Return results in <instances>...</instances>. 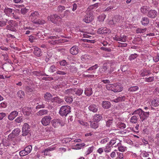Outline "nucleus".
Instances as JSON below:
<instances>
[{
	"instance_id": "obj_43",
	"label": "nucleus",
	"mask_w": 159,
	"mask_h": 159,
	"mask_svg": "<svg viewBox=\"0 0 159 159\" xmlns=\"http://www.w3.org/2000/svg\"><path fill=\"white\" fill-rule=\"evenodd\" d=\"M111 147L110 146L108 143L105 146V148H104V151L105 152H109L111 151Z\"/></svg>"
},
{
	"instance_id": "obj_41",
	"label": "nucleus",
	"mask_w": 159,
	"mask_h": 159,
	"mask_svg": "<svg viewBox=\"0 0 159 159\" xmlns=\"http://www.w3.org/2000/svg\"><path fill=\"white\" fill-rule=\"evenodd\" d=\"M106 87L108 90L114 91L113 84H107L106 85Z\"/></svg>"
},
{
	"instance_id": "obj_40",
	"label": "nucleus",
	"mask_w": 159,
	"mask_h": 159,
	"mask_svg": "<svg viewBox=\"0 0 159 159\" xmlns=\"http://www.w3.org/2000/svg\"><path fill=\"white\" fill-rule=\"evenodd\" d=\"M139 88L137 86H133L129 87L128 89V91L131 92H134L138 90Z\"/></svg>"
},
{
	"instance_id": "obj_16",
	"label": "nucleus",
	"mask_w": 159,
	"mask_h": 159,
	"mask_svg": "<svg viewBox=\"0 0 159 159\" xmlns=\"http://www.w3.org/2000/svg\"><path fill=\"white\" fill-rule=\"evenodd\" d=\"M55 148L52 146L49 147L48 148L43 150L41 152L44 153V155L45 156L48 155L49 154V152L50 151L54 150Z\"/></svg>"
},
{
	"instance_id": "obj_62",
	"label": "nucleus",
	"mask_w": 159,
	"mask_h": 159,
	"mask_svg": "<svg viewBox=\"0 0 159 159\" xmlns=\"http://www.w3.org/2000/svg\"><path fill=\"white\" fill-rule=\"evenodd\" d=\"M106 17L105 15L103 14L99 16L98 20L99 21H103L104 20Z\"/></svg>"
},
{
	"instance_id": "obj_21",
	"label": "nucleus",
	"mask_w": 159,
	"mask_h": 159,
	"mask_svg": "<svg viewBox=\"0 0 159 159\" xmlns=\"http://www.w3.org/2000/svg\"><path fill=\"white\" fill-rule=\"evenodd\" d=\"M118 147V150L121 152H124L126 150L127 148L126 147L124 146L121 145L120 143H118L117 145H116L115 147Z\"/></svg>"
},
{
	"instance_id": "obj_63",
	"label": "nucleus",
	"mask_w": 159,
	"mask_h": 159,
	"mask_svg": "<svg viewBox=\"0 0 159 159\" xmlns=\"http://www.w3.org/2000/svg\"><path fill=\"white\" fill-rule=\"evenodd\" d=\"M138 56V55L137 54L135 53L134 54H131L129 57V59L130 61H132L134 60Z\"/></svg>"
},
{
	"instance_id": "obj_25",
	"label": "nucleus",
	"mask_w": 159,
	"mask_h": 159,
	"mask_svg": "<svg viewBox=\"0 0 159 159\" xmlns=\"http://www.w3.org/2000/svg\"><path fill=\"white\" fill-rule=\"evenodd\" d=\"M149 153H151L147 152L146 151H143L141 153V155L142 156V159H146L147 158L151 157L152 155H150Z\"/></svg>"
},
{
	"instance_id": "obj_47",
	"label": "nucleus",
	"mask_w": 159,
	"mask_h": 159,
	"mask_svg": "<svg viewBox=\"0 0 159 159\" xmlns=\"http://www.w3.org/2000/svg\"><path fill=\"white\" fill-rule=\"evenodd\" d=\"M65 100L66 102L68 103H71L73 101V98L72 97L66 96Z\"/></svg>"
},
{
	"instance_id": "obj_35",
	"label": "nucleus",
	"mask_w": 159,
	"mask_h": 159,
	"mask_svg": "<svg viewBox=\"0 0 159 159\" xmlns=\"http://www.w3.org/2000/svg\"><path fill=\"white\" fill-rule=\"evenodd\" d=\"M90 125L92 128L96 129L98 127V122L93 120L91 122Z\"/></svg>"
},
{
	"instance_id": "obj_10",
	"label": "nucleus",
	"mask_w": 159,
	"mask_h": 159,
	"mask_svg": "<svg viewBox=\"0 0 159 159\" xmlns=\"http://www.w3.org/2000/svg\"><path fill=\"white\" fill-rule=\"evenodd\" d=\"M111 32V30L106 27H103L99 28L97 32L99 34H109Z\"/></svg>"
},
{
	"instance_id": "obj_4",
	"label": "nucleus",
	"mask_w": 159,
	"mask_h": 159,
	"mask_svg": "<svg viewBox=\"0 0 159 159\" xmlns=\"http://www.w3.org/2000/svg\"><path fill=\"white\" fill-rule=\"evenodd\" d=\"M61 18L58 15L54 14L48 17V20H50L53 23L57 24L58 20Z\"/></svg>"
},
{
	"instance_id": "obj_3",
	"label": "nucleus",
	"mask_w": 159,
	"mask_h": 159,
	"mask_svg": "<svg viewBox=\"0 0 159 159\" xmlns=\"http://www.w3.org/2000/svg\"><path fill=\"white\" fill-rule=\"evenodd\" d=\"M57 37L55 36L48 37L47 40L48 43L50 45H54L60 43L61 41L59 40H57Z\"/></svg>"
},
{
	"instance_id": "obj_39",
	"label": "nucleus",
	"mask_w": 159,
	"mask_h": 159,
	"mask_svg": "<svg viewBox=\"0 0 159 159\" xmlns=\"http://www.w3.org/2000/svg\"><path fill=\"white\" fill-rule=\"evenodd\" d=\"M113 19H115V21H114V23L115 25L116 26H119L118 23L120 22V17L119 16H115Z\"/></svg>"
},
{
	"instance_id": "obj_1",
	"label": "nucleus",
	"mask_w": 159,
	"mask_h": 159,
	"mask_svg": "<svg viewBox=\"0 0 159 159\" xmlns=\"http://www.w3.org/2000/svg\"><path fill=\"white\" fill-rule=\"evenodd\" d=\"M70 107L68 106H63L60 109L59 113L62 116H66L70 112Z\"/></svg>"
},
{
	"instance_id": "obj_60",
	"label": "nucleus",
	"mask_w": 159,
	"mask_h": 159,
	"mask_svg": "<svg viewBox=\"0 0 159 159\" xmlns=\"http://www.w3.org/2000/svg\"><path fill=\"white\" fill-rule=\"evenodd\" d=\"M154 77L152 76L148 78H146L145 79V82H151L154 81Z\"/></svg>"
},
{
	"instance_id": "obj_15",
	"label": "nucleus",
	"mask_w": 159,
	"mask_h": 159,
	"mask_svg": "<svg viewBox=\"0 0 159 159\" xmlns=\"http://www.w3.org/2000/svg\"><path fill=\"white\" fill-rule=\"evenodd\" d=\"M113 39L115 40L125 42L126 40L125 36L123 35L120 37L117 35H116L113 37Z\"/></svg>"
},
{
	"instance_id": "obj_13",
	"label": "nucleus",
	"mask_w": 159,
	"mask_h": 159,
	"mask_svg": "<svg viewBox=\"0 0 159 159\" xmlns=\"http://www.w3.org/2000/svg\"><path fill=\"white\" fill-rule=\"evenodd\" d=\"M157 12L155 10H150L148 13L147 16L150 18H155L157 15Z\"/></svg>"
},
{
	"instance_id": "obj_17",
	"label": "nucleus",
	"mask_w": 159,
	"mask_h": 159,
	"mask_svg": "<svg viewBox=\"0 0 159 159\" xmlns=\"http://www.w3.org/2000/svg\"><path fill=\"white\" fill-rule=\"evenodd\" d=\"M113 88L114 92H119L122 90V88L117 83L113 84Z\"/></svg>"
},
{
	"instance_id": "obj_59",
	"label": "nucleus",
	"mask_w": 159,
	"mask_h": 159,
	"mask_svg": "<svg viewBox=\"0 0 159 159\" xmlns=\"http://www.w3.org/2000/svg\"><path fill=\"white\" fill-rule=\"evenodd\" d=\"M52 126L55 128L57 127L60 124V122L58 121H52Z\"/></svg>"
},
{
	"instance_id": "obj_37",
	"label": "nucleus",
	"mask_w": 159,
	"mask_h": 159,
	"mask_svg": "<svg viewBox=\"0 0 159 159\" xmlns=\"http://www.w3.org/2000/svg\"><path fill=\"white\" fill-rule=\"evenodd\" d=\"M150 73V72L148 70L146 69H144L142 71L141 74V75L143 77L146 76H148L149 75Z\"/></svg>"
},
{
	"instance_id": "obj_33",
	"label": "nucleus",
	"mask_w": 159,
	"mask_h": 159,
	"mask_svg": "<svg viewBox=\"0 0 159 159\" xmlns=\"http://www.w3.org/2000/svg\"><path fill=\"white\" fill-rule=\"evenodd\" d=\"M75 89H70L65 91L64 93L67 94H75Z\"/></svg>"
},
{
	"instance_id": "obj_53",
	"label": "nucleus",
	"mask_w": 159,
	"mask_h": 159,
	"mask_svg": "<svg viewBox=\"0 0 159 159\" xmlns=\"http://www.w3.org/2000/svg\"><path fill=\"white\" fill-rule=\"evenodd\" d=\"M75 89V94L79 96L81 95L83 92V90L81 89Z\"/></svg>"
},
{
	"instance_id": "obj_55",
	"label": "nucleus",
	"mask_w": 159,
	"mask_h": 159,
	"mask_svg": "<svg viewBox=\"0 0 159 159\" xmlns=\"http://www.w3.org/2000/svg\"><path fill=\"white\" fill-rule=\"evenodd\" d=\"M45 23V21L44 20L42 19H39L38 20H36L34 23L36 24L43 25Z\"/></svg>"
},
{
	"instance_id": "obj_64",
	"label": "nucleus",
	"mask_w": 159,
	"mask_h": 159,
	"mask_svg": "<svg viewBox=\"0 0 159 159\" xmlns=\"http://www.w3.org/2000/svg\"><path fill=\"white\" fill-rule=\"evenodd\" d=\"M65 7L64 6L59 5L57 7V10L58 11L61 12L65 9Z\"/></svg>"
},
{
	"instance_id": "obj_34",
	"label": "nucleus",
	"mask_w": 159,
	"mask_h": 159,
	"mask_svg": "<svg viewBox=\"0 0 159 159\" xmlns=\"http://www.w3.org/2000/svg\"><path fill=\"white\" fill-rule=\"evenodd\" d=\"M44 97L45 99L48 102L52 98V96L51 94L48 93H45Z\"/></svg>"
},
{
	"instance_id": "obj_14",
	"label": "nucleus",
	"mask_w": 159,
	"mask_h": 159,
	"mask_svg": "<svg viewBox=\"0 0 159 159\" xmlns=\"http://www.w3.org/2000/svg\"><path fill=\"white\" fill-rule=\"evenodd\" d=\"M91 58V57L89 55H84L81 56V59L83 62L89 63L90 61Z\"/></svg>"
},
{
	"instance_id": "obj_52",
	"label": "nucleus",
	"mask_w": 159,
	"mask_h": 159,
	"mask_svg": "<svg viewBox=\"0 0 159 159\" xmlns=\"http://www.w3.org/2000/svg\"><path fill=\"white\" fill-rule=\"evenodd\" d=\"M3 145L5 147L9 146L11 143L8 139L3 140L2 141Z\"/></svg>"
},
{
	"instance_id": "obj_8",
	"label": "nucleus",
	"mask_w": 159,
	"mask_h": 159,
	"mask_svg": "<svg viewBox=\"0 0 159 159\" xmlns=\"http://www.w3.org/2000/svg\"><path fill=\"white\" fill-rule=\"evenodd\" d=\"M39 16V14L38 11H34L31 13L30 16V18L31 21L34 23Z\"/></svg>"
},
{
	"instance_id": "obj_27",
	"label": "nucleus",
	"mask_w": 159,
	"mask_h": 159,
	"mask_svg": "<svg viewBox=\"0 0 159 159\" xmlns=\"http://www.w3.org/2000/svg\"><path fill=\"white\" fill-rule=\"evenodd\" d=\"M48 113V111L47 110L42 109L40 110L37 113V115L38 116H41L45 115H46Z\"/></svg>"
},
{
	"instance_id": "obj_49",
	"label": "nucleus",
	"mask_w": 159,
	"mask_h": 159,
	"mask_svg": "<svg viewBox=\"0 0 159 159\" xmlns=\"http://www.w3.org/2000/svg\"><path fill=\"white\" fill-rule=\"evenodd\" d=\"M28 154L30 153L32 150V147L31 145H29L26 147L24 149Z\"/></svg>"
},
{
	"instance_id": "obj_46",
	"label": "nucleus",
	"mask_w": 159,
	"mask_h": 159,
	"mask_svg": "<svg viewBox=\"0 0 159 159\" xmlns=\"http://www.w3.org/2000/svg\"><path fill=\"white\" fill-rule=\"evenodd\" d=\"M94 148V147L93 146L89 147L85 153L86 155L87 156L92 152H93Z\"/></svg>"
},
{
	"instance_id": "obj_48",
	"label": "nucleus",
	"mask_w": 159,
	"mask_h": 159,
	"mask_svg": "<svg viewBox=\"0 0 159 159\" xmlns=\"http://www.w3.org/2000/svg\"><path fill=\"white\" fill-rule=\"evenodd\" d=\"M148 10L149 8L147 6H143L141 8V11L143 14L146 13Z\"/></svg>"
},
{
	"instance_id": "obj_23",
	"label": "nucleus",
	"mask_w": 159,
	"mask_h": 159,
	"mask_svg": "<svg viewBox=\"0 0 159 159\" xmlns=\"http://www.w3.org/2000/svg\"><path fill=\"white\" fill-rule=\"evenodd\" d=\"M125 99V97L124 96L119 97L115 99L111 100V102H118L121 101H124Z\"/></svg>"
},
{
	"instance_id": "obj_54",
	"label": "nucleus",
	"mask_w": 159,
	"mask_h": 159,
	"mask_svg": "<svg viewBox=\"0 0 159 159\" xmlns=\"http://www.w3.org/2000/svg\"><path fill=\"white\" fill-rule=\"evenodd\" d=\"M56 70V67L55 65H52L49 68L48 71L51 73H53Z\"/></svg>"
},
{
	"instance_id": "obj_61",
	"label": "nucleus",
	"mask_w": 159,
	"mask_h": 159,
	"mask_svg": "<svg viewBox=\"0 0 159 159\" xmlns=\"http://www.w3.org/2000/svg\"><path fill=\"white\" fill-rule=\"evenodd\" d=\"M109 139L108 137H107L102 139L100 142V143L102 144H105L109 141Z\"/></svg>"
},
{
	"instance_id": "obj_38",
	"label": "nucleus",
	"mask_w": 159,
	"mask_h": 159,
	"mask_svg": "<svg viewBox=\"0 0 159 159\" xmlns=\"http://www.w3.org/2000/svg\"><path fill=\"white\" fill-rule=\"evenodd\" d=\"M138 120V116H133L130 119V122L133 123H137Z\"/></svg>"
},
{
	"instance_id": "obj_51",
	"label": "nucleus",
	"mask_w": 159,
	"mask_h": 159,
	"mask_svg": "<svg viewBox=\"0 0 159 159\" xmlns=\"http://www.w3.org/2000/svg\"><path fill=\"white\" fill-rule=\"evenodd\" d=\"M98 3H96L93 5L90 6L87 9V12L89 11H92V10L94 9V7H98Z\"/></svg>"
},
{
	"instance_id": "obj_45",
	"label": "nucleus",
	"mask_w": 159,
	"mask_h": 159,
	"mask_svg": "<svg viewBox=\"0 0 159 159\" xmlns=\"http://www.w3.org/2000/svg\"><path fill=\"white\" fill-rule=\"evenodd\" d=\"M52 102H56L59 103H60L62 102V100L58 97L54 98L52 99Z\"/></svg>"
},
{
	"instance_id": "obj_57",
	"label": "nucleus",
	"mask_w": 159,
	"mask_h": 159,
	"mask_svg": "<svg viewBox=\"0 0 159 159\" xmlns=\"http://www.w3.org/2000/svg\"><path fill=\"white\" fill-rule=\"evenodd\" d=\"M17 95L20 98H22L24 96L25 93L23 91L21 90H20L17 92Z\"/></svg>"
},
{
	"instance_id": "obj_20",
	"label": "nucleus",
	"mask_w": 159,
	"mask_h": 159,
	"mask_svg": "<svg viewBox=\"0 0 159 159\" xmlns=\"http://www.w3.org/2000/svg\"><path fill=\"white\" fill-rule=\"evenodd\" d=\"M34 54L37 57L40 56L41 54V49L39 48L35 47L34 48Z\"/></svg>"
},
{
	"instance_id": "obj_19",
	"label": "nucleus",
	"mask_w": 159,
	"mask_h": 159,
	"mask_svg": "<svg viewBox=\"0 0 159 159\" xmlns=\"http://www.w3.org/2000/svg\"><path fill=\"white\" fill-rule=\"evenodd\" d=\"M98 66L97 64L95 65L92 66L91 67L89 68L87 70V72L89 71V72L91 74H93L95 73L96 70L97 69L98 67Z\"/></svg>"
},
{
	"instance_id": "obj_24",
	"label": "nucleus",
	"mask_w": 159,
	"mask_h": 159,
	"mask_svg": "<svg viewBox=\"0 0 159 159\" xmlns=\"http://www.w3.org/2000/svg\"><path fill=\"white\" fill-rule=\"evenodd\" d=\"M22 111L25 115L29 116L30 114L31 109L29 107H25L22 108Z\"/></svg>"
},
{
	"instance_id": "obj_36",
	"label": "nucleus",
	"mask_w": 159,
	"mask_h": 159,
	"mask_svg": "<svg viewBox=\"0 0 159 159\" xmlns=\"http://www.w3.org/2000/svg\"><path fill=\"white\" fill-rule=\"evenodd\" d=\"M143 110L141 108H139L136 110H135L134 111L133 113H132V115H138L140 116L141 114L143 112Z\"/></svg>"
},
{
	"instance_id": "obj_56",
	"label": "nucleus",
	"mask_w": 159,
	"mask_h": 159,
	"mask_svg": "<svg viewBox=\"0 0 159 159\" xmlns=\"http://www.w3.org/2000/svg\"><path fill=\"white\" fill-rule=\"evenodd\" d=\"M8 21V20L7 19H6L5 20L0 21V27H3L6 25Z\"/></svg>"
},
{
	"instance_id": "obj_7",
	"label": "nucleus",
	"mask_w": 159,
	"mask_h": 159,
	"mask_svg": "<svg viewBox=\"0 0 159 159\" xmlns=\"http://www.w3.org/2000/svg\"><path fill=\"white\" fill-rule=\"evenodd\" d=\"M20 132V130L19 129H15L12 131L11 133L8 135V137L11 139L14 138L18 136Z\"/></svg>"
},
{
	"instance_id": "obj_12",
	"label": "nucleus",
	"mask_w": 159,
	"mask_h": 159,
	"mask_svg": "<svg viewBox=\"0 0 159 159\" xmlns=\"http://www.w3.org/2000/svg\"><path fill=\"white\" fill-rule=\"evenodd\" d=\"M139 116L140 120L141 121H143L144 120H146L149 116V112H145L143 111H142Z\"/></svg>"
},
{
	"instance_id": "obj_22",
	"label": "nucleus",
	"mask_w": 159,
	"mask_h": 159,
	"mask_svg": "<svg viewBox=\"0 0 159 159\" xmlns=\"http://www.w3.org/2000/svg\"><path fill=\"white\" fill-rule=\"evenodd\" d=\"M89 110L95 113L98 110V106L95 104H92L90 105L88 107Z\"/></svg>"
},
{
	"instance_id": "obj_29",
	"label": "nucleus",
	"mask_w": 159,
	"mask_h": 159,
	"mask_svg": "<svg viewBox=\"0 0 159 159\" xmlns=\"http://www.w3.org/2000/svg\"><path fill=\"white\" fill-rule=\"evenodd\" d=\"M102 107L105 109H108L111 107V103L108 101H103L102 102Z\"/></svg>"
},
{
	"instance_id": "obj_11",
	"label": "nucleus",
	"mask_w": 159,
	"mask_h": 159,
	"mask_svg": "<svg viewBox=\"0 0 159 159\" xmlns=\"http://www.w3.org/2000/svg\"><path fill=\"white\" fill-rule=\"evenodd\" d=\"M80 51L79 47L76 45L73 46L70 50V53L73 55L77 54Z\"/></svg>"
},
{
	"instance_id": "obj_26",
	"label": "nucleus",
	"mask_w": 159,
	"mask_h": 159,
	"mask_svg": "<svg viewBox=\"0 0 159 159\" xmlns=\"http://www.w3.org/2000/svg\"><path fill=\"white\" fill-rule=\"evenodd\" d=\"M149 20L148 18L147 17H143L141 20V23L143 25H146L149 23Z\"/></svg>"
},
{
	"instance_id": "obj_9",
	"label": "nucleus",
	"mask_w": 159,
	"mask_h": 159,
	"mask_svg": "<svg viewBox=\"0 0 159 159\" xmlns=\"http://www.w3.org/2000/svg\"><path fill=\"white\" fill-rule=\"evenodd\" d=\"M4 11L5 14L8 16H14V11L12 9L6 7L4 10Z\"/></svg>"
},
{
	"instance_id": "obj_50",
	"label": "nucleus",
	"mask_w": 159,
	"mask_h": 159,
	"mask_svg": "<svg viewBox=\"0 0 159 159\" xmlns=\"http://www.w3.org/2000/svg\"><path fill=\"white\" fill-rule=\"evenodd\" d=\"M24 120L23 118L21 116L17 117L15 120V121L16 124H18L22 122Z\"/></svg>"
},
{
	"instance_id": "obj_18",
	"label": "nucleus",
	"mask_w": 159,
	"mask_h": 159,
	"mask_svg": "<svg viewBox=\"0 0 159 159\" xmlns=\"http://www.w3.org/2000/svg\"><path fill=\"white\" fill-rule=\"evenodd\" d=\"M18 115V112L16 111L11 112L8 116V119L10 120H13Z\"/></svg>"
},
{
	"instance_id": "obj_32",
	"label": "nucleus",
	"mask_w": 159,
	"mask_h": 159,
	"mask_svg": "<svg viewBox=\"0 0 159 159\" xmlns=\"http://www.w3.org/2000/svg\"><path fill=\"white\" fill-rule=\"evenodd\" d=\"M152 105L154 107L159 106V98H156L153 100L151 102Z\"/></svg>"
},
{
	"instance_id": "obj_42",
	"label": "nucleus",
	"mask_w": 159,
	"mask_h": 159,
	"mask_svg": "<svg viewBox=\"0 0 159 159\" xmlns=\"http://www.w3.org/2000/svg\"><path fill=\"white\" fill-rule=\"evenodd\" d=\"M117 126L118 128H120L121 129H123L126 127L125 124L121 122H119L117 125Z\"/></svg>"
},
{
	"instance_id": "obj_31",
	"label": "nucleus",
	"mask_w": 159,
	"mask_h": 159,
	"mask_svg": "<svg viewBox=\"0 0 159 159\" xmlns=\"http://www.w3.org/2000/svg\"><path fill=\"white\" fill-rule=\"evenodd\" d=\"M85 144L84 143L77 144L73 146V149H80L85 146Z\"/></svg>"
},
{
	"instance_id": "obj_28",
	"label": "nucleus",
	"mask_w": 159,
	"mask_h": 159,
	"mask_svg": "<svg viewBox=\"0 0 159 159\" xmlns=\"http://www.w3.org/2000/svg\"><path fill=\"white\" fill-rule=\"evenodd\" d=\"M92 89L91 88L85 89L84 91L85 94L88 96H89L93 94Z\"/></svg>"
},
{
	"instance_id": "obj_5",
	"label": "nucleus",
	"mask_w": 159,
	"mask_h": 159,
	"mask_svg": "<svg viewBox=\"0 0 159 159\" xmlns=\"http://www.w3.org/2000/svg\"><path fill=\"white\" fill-rule=\"evenodd\" d=\"M51 117L49 116H44L41 120V123L44 126L48 125L51 122Z\"/></svg>"
},
{
	"instance_id": "obj_2",
	"label": "nucleus",
	"mask_w": 159,
	"mask_h": 159,
	"mask_svg": "<svg viewBox=\"0 0 159 159\" xmlns=\"http://www.w3.org/2000/svg\"><path fill=\"white\" fill-rule=\"evenodd\" d=\"M86 15L83 19L84 21L86 23H89L92 21L94 19V16L93 15V11H90L87 12L86 11Z\"/></svg>"
},
{
	"instance_id": "obj_44",
	"label": "nucleus",
	"mask_w": 159,
	"mask_h": 159,
	"mask_svg": "<svg viewBox=\"0 0 159 159\" xmlns=\"http://www.w3.org/2000/svg\"><path fill=\"white\" fill-rule=\"evenodd\" d=\"M147 30V29L146 28H144L143 29H142L141 28H138L136 29V32L137 34L139 33H143V34Z\"/></svg>"
},
{
	"instance_id": "obj_6",
	"label": "nucleus",
	"mask_w": 159,
	"mask_h": 159,
	"mask_svg": "<svg viewBox=\"0 0 159 159\" xmlns=\"http://www.w3.org/2000/svg\"><path fill=\"white\" fill-rule=\"evenodd\" d=\"M30 132V127L29 125L27 123L24 124L23 127L22 135L23 136L27 135Z\"/></svg>"
},
{
	"instance_id": "obj_30",
	"label": "nucleus",
	"mask_w": 159,
	"mask_h": 159,
	"mask_svg": "<svg viewBox=\"0 0 159 159\" xmlns=\"http://www.w3.org/2000/svg\"><path fill=\"white\" fill-rule=\"evenodd\" d=\"M102 118V116L100 114H96L93 117V120L97 122L101 120Z\"/></svg>"
},
{
	"instance_id": "obj_58",
	"label": "nucleus",
	"mask_w": 159,
	"mask_h": 159,
	"mask_svg": "<svg viewBox=\"0 0 159 159\" xmlns=\"http://www.w3.org/2000/svg\"><path fill=\"white\" fill-rule=\"evenodd\" d=\"M117 139H116L114 138L113 139H111L109 143L108 144L111 147L112 146L116 143L117 142Z\"/></svg>"
}]
</instances>
